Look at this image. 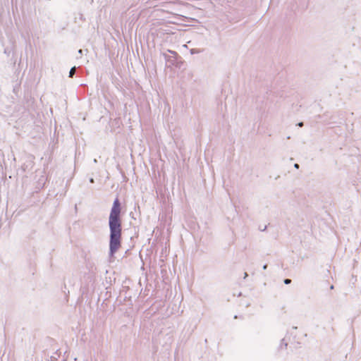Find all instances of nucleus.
Wrapping results in <instances>:
<instances>
[{
    "label": "nucleus",
    "mask_w": 361,
    "mask_h": 361,
    "mask_svg": "<svg viewBox=\"0 0 361 361\" xmlns=\"http://www.w3.org/2000/svg\"><path fill=\"white\" fill-rule=\"evenodd\" d=\"M290 282H291L290 279H286L284 280V283L286 284H289V283H290Z\"/></svg>",
    "instance_id": "3"
},
{
    "label": "nucleus",
    "mask_w": 361,
    "mask_h": 361,
    "mask_svg": "<svg viewBox=\"0 0 361 361\" xmlns=\"http://www.w3.org/2000/svg\"><path fill=\"white\" fill-rule=\"evenodd\" d=\"M75 67H73L71 69V71L69 72V76L73 77V75L75 74Z\"/></svg>",
    "instance_id": "2"
},
{
    "label": "nucleus",
    "mask_w": 361,
    "mask_h": 361,
    "mask_svg": "<svg viewBox=\"0 0 361 361\" xmlns=\"http://www.w3.org/2000/svg\"><path fill=\"white\" fill-rule=\"evenodd\" d=\"M330 288H331V289H334V286L331 285Z\"/></svg>",
    "instance_id": "4"
},
{
    "label": "nucleus",
    "mask_w": 361,
    "mask_h": 361,
    "mask_svg": "<svg viewBox=\"0 0 361 361\" xmlns=\"http://www.w3.org/2000/svg\"><path fill=\"white\" fill-rule=\"evenodd\" d=\"M121 206L118 198L114 201L109 218L110 229L109 253L113 256L121 247L122 221Z\"/></svg>",
    "instance_id": "1"
},
{
    "label": "nucleus",
    "mask_w": 361,
    "mask_h": 361,
    "mask_svg": "<svg viewBox=\"0 0 361 361\" xmlns=\"http://www.w3.org/2000/svg\"><path fill=\"white\" fill-rule=\"evenodd\" d=\"M300 126H302V123H299Z\"/></svg>",
    "instance_id": "5"
}]
</instances>
